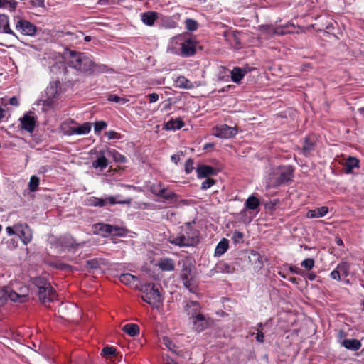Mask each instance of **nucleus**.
<instances>
[{
    "instance_id": "f257e3e1",
    "label": "nucleus",
    "mask_w": 364,
    "mask_h": 364,
    "mask_svg": "<svg viewBox=\"0 0 364 364\" xmlns=\"http://www.w3.org/2000/svg\"><path fill=\"white\" fill-rule=\"evenodd\" d=\"M168 241L180 247H194L200 242L199 232L188 223L178 233L171 235Z\"/></svg>"
},
{
    "instance_id": "f03ea898",
    "label": "nucleus",
    "mask_w": 364,
    "mask_h": 364,
    "mask_svg": "<svg viewBox=\"0 0 364 364\" xmlns=\"http://www.w3.org/2000/svg\"><path fill=\"white\" fill-rule=\"evenodd\" d=\"M66 64L80 73H90L93 70L94 61L91 56L85 53L70 50Z\"/></svg>"
},
{
    "instance_id": "7ed1b4c3",
    "label": "nucleus",
    "mask_w": 364,
    "mask_h": 364,
    "mask_svg": "<svg viewBox=\"0 0 364 364\" xmlns=\"http://www.w3.org/2000/svg\"><path fill=\"white\" fill-rule=\"evenodd\" d=\"M294 178V168L291 166H281L269 176L267 188H278L287 184Z\"/></svg>"
},
{
    "instance_id": "20e7f679",
    "label": "nucleus",
    "mask_w": 364,
    "mask_h": 364,
    "mask_svg": "<svg viewBox=\"0 0 364 364\" xmlns=\"http://www.w3.org/2000/svg\"><path fill=\"white\" fill-rule=\"evenodd\" d=\"M140 291L143 293L141 299L150 305L161 302L162 299L159 289L154 283H146L141 286Z\"/></svg>"
},
{
    "instance_id": "39448f33",
    "label": "nucleus",
    "mask_w": 364,
    "mask_h": 364,
    "mask_svg": "<svg viewBox=\"0 0 364 364\" xmlns=\"http://www.w3.org/2000/svg\"><path fill=\"white\" fill-rule=\"evenodd\" d=\"M8 299L23 302L25 300V296L17 294L9 287H0V306L4 305Z\"/></svg>"
},
{
    "instance_id": "423d86ee",
    "label": "nucleus",
    "mask_w": 364,
    "mask_h": 364,
    "mask_svg": "<svg viewBox=\"0 0 364 364\" xmlns=\"http://www.w3.org/2000/svg\"><path fill=\"white\" fill-rule=\"evenodd\" d=\"M14 228L16 231L18 232L17 235L24 245H28L32 240L33 232L26 223L15 224Z\"/></svg>"
},
{
    "instance_id": "0eeeda50",
    "label": "nucleus",
    "mask_w": 364,
    "mask_h": 364,
    "mask_svg": "<svg viewBox=\"0 0 364 364\" xmlns=\"http://www.w3.org/2000/svg\"><path fill=\"white\" fill-rule=\"evenodd\" d=\"M55 245L57 247L68 250H76L81 246V243H77L75 240L70 235L58 238L55 241Z\"/></svg>"
},
{
    "instance_id": "6e6552de",
    "label": "nucleus",
    "mask_w": 364,
    "mask_h": 364,
    "mask_svg": "<svg viewBox=\"0 0 364 364\" xmlns=\"http://www.w3.org/2000/svg\"><path fill=\"white\" fill-rule=\"evenodd\" d=\"M16 29L19 31L23 35L33 36L37 31V27L31 22L19 19L16 23Z\"/></svg>"
},
{
    "instance_id": "1a4fd4ad",
    "label": "nucleus",
    "mask_w": 364,
    "mask_h": 364,
    "mask_svg": "<svg viewBox=\"0 0 364 364\" xmlns=\"http://www.w3.org/2000/svg\"><path fill=\"white\" fill-rule=\"evenodd\" d=\"M197 41L192 38H186L181 44V55L183 57H190L195 54Z\"/></svg>"
},
{
    "instance_id": "9d476101",
    "label": "nucleus",
    "mask_w": 364,
    "mask_h": 364,
    "mask_svg": "<svg viewBox=\"0 0 364 364\" xmlns=\"http://www.w3.org/2000/svg\"><path fill=\"white\" fill-rule=\"evenodd\" d=\"M184 311L188 319L191 321L201 313V306L198 301H187L184 305Z\"/></svg>"
},
{
    "instance_id": "9b49d317",
    "label": "nucleus",
    "mask_w": 364,
    "mask_h": 364,
    "mask_svg": "<svg viewBox=\"0 0 364 364\" xmlns=\"http://www.w3.org/2000/svg\"><path fill=\"white\" fill-rule=\"evenodd\" d=\"M237 133L236 127L222 124L216 127L215 136L219 138L229 139L235 136Z\"/></svg>"
},
{
    "instance_id": "f8f14e48",
    "label": "nucleus",
    "mask_w": 364,
    "mask_h": 364,
    "mask_svg": "<svg viewBox=\"0 0 364 364\" xmlns=\"http://www.w3.org/2000/svg\"><path fill=\"white\" fill-rule=\"evenodd\" d=\"M29 114H25L22 118L20 119L21 127L30 133H32L36 127V119L34 115Z\"/></svg>"
},
{
    "instance_id": "ddd939ff",
    "label": "nucleus",
    "mask_w": 364,
    "mask_h": 364,
    "mask_svg": "<svg viewBox=\"0 0 364 364\" xmlns=\"http://www.w3.org/2000/svg\"><path fill=\"white\" fill-rule=\"evenodd\" d=\"M60 85V82L59 81H55L50 83L49 86H48L45 90L47 96V100H44L45 104L47 105H51V100L58 94Z\"/></svg>"
},
{
    "instance_id": "4468645a",
    "label": "nucleus",
    "mask_w": 364,
    "mask_h": 364,
    "mask_svg": "<svg viewBox=\"0 0 364 364\" xmlns=\"http://www.w3.org/2000/svg\"><path fill=\"white\" fill-rule=\"evenodd\" d=\"M191 323L193 328L197 332H201L208 326V321L202 313L193 318Z\"/></svg>"
},
{
    "instance_id": "2eb2a0df",
    "label": "nucleus",
    "mask_w": 364,
    "mask_h": 364,
    "mask_svg": "<svg viewBox=\"0 0 364 364\" xmlns=\"http://www.w3.org/2000/svg\"><path fill=\"white\" fill-rule=\"evenodd\" d=\"M38 295L39 300L43 304L53 301L56 296L55 291L52 286H47L45 288V291L38 290Z\"/></svg>"
},
{
    "instance_id": "dca6fc26",
    "label": "nucleus",
    "mask_w": 364,
    "mask_h": 364,
    "mask_svg": "<svg viewBox=\"0 0 364 364\" xmlns=\"http://www.w3.org/2000/svg\"><path fill=\"white\" fill-rule=\"evenodd\" d=\"M197 177L198 178H208L210 176L217 175V171L212 166L200 165L196 168Z\"/></svg>"
},
{
    "instance_id": "f3484780",
    "label": "nucleus",
    "mask_w": 364,
    "mask_h": 364,
    "mask_svg": "<svg viewBox=\"0 0 364 364\" xmlns=\"http://www.w3.org/2000/svg\"><path fill=\"white\" fill-rule=\"evenodd\" d=\"M341 346L349 350L357 351L361 348L362 344L361 342L358 339L346 338L342 341Z\"/></svg>"
},
{
    "instance_id": "a211bd4d",
    "label": "nucleus",
    "mask_w": 364,
    "mask_h": 364,
    "mask_svg": "<svg viewBox=\"0 0 364 364\" xmlns=\"http://www.w3.org/2000/svg\"><path fill=\"white\" fill-rule=\"evenodd\" d=\"M316 146V140L314 136H308L304 138V144L302 146V152L304 155L308 156L312 151L314 150Z\"/></svg>"
},
{
    "instance_id": "6ab92c4d",
    "label": "nucleus",
    "mask_w": 364,
    "mask_h": 364,
    "mask_svg": "<svg viewBox=\"0 0 364 364\" xmlns=\"http://www.w3.org/2000/svg\"><path fill=\"white\" fill-rule=\"evenodd\" d=\"M359 163L355 157L349 156L343 164L344 172L347 174L352 173L353 168L359 166Z\"/></svg>"
},
{
    "instance_id": "aec40b11",
    "label": "nucleus",
    "mask_w": 364,
    "mask_h": 364,
    "mask_svg": "<svg viewBox=\"0 0 364 364\" xmlns=\"http://www.w3.org/2000/svg\"><path fill=\"white\" fill-rule=\"evenodd\" d=\"M215 270L218 273L231 274L235 272V267L228 263L220 261L216 264Z\"/></svg>"
},
{
    "instance_id": "412c9836",
    "label": "nucleus",
    "mask_w": 364,
    "mask_h": 364,
    "mask_svg": "<svg viewBox=\"0 0 364 364\" xmlns=\"http://www.w3.org/2000/svg\"><path fill=\"white\" fill-rule=\"evenodd\" d=\"M100 156H98L96 160L92 161V166L95 169L103 171L108 166V160L105 156L103 153L100 152Z\"/></svg>"
},
{
    "instance_id": "4be33fe9",
    "label": "nucleus",
    "mask_w": 364,
    "mask_h": 364,
    "mask_svg": "<svg viewBox=\"0 0 364 364\" xmlns=\"http://www.w3.org/2000/svg\"><path fill=\"white\" fill-rule=\"evenodd\" d=\"M247 70L239 67H235L231 71V79L235 83H239L247 73Z\"/></svg>"
},
{
    "instance_id": "5701e85b",
    "label": "nucleus",
    "mask_w": 364,
    "mask_h": 364,
    "mask_svg": "<svg viewBox=\"0 0 364 364\" xmlns=\"http://www.w3.org/2000/svg\"><path fill=\"white\" fill-rule=\"evenodd\" d=\"M158 266L162 271L170 272L174 269L175 262L173 259L163 258L159 262Z\"/></svg>"
},
{
    "instance_id": "b1692460",
    "label": "nucleus",
    "mask_w": 364,
    "mask_h": 364,
    "mask_svg": "<svg viewBox=\"0 0 364 364\" xmlns=\"http://www.w3.org/2000/svg\"><path fill=\"white\" fill-rule=\"evenodd\" d=\"M328 213V208L326 206H322L315 210H309L307 212V217L309 218H321L326 215Z\"/></svg>"
},
{
    "instance_id": "393cba45",
    "label": "nucleus",
    "mask_w": 364,
    "mask_h": 364,
    "mask_svg": "<svg viewBox=\"0 0 364 364\" xmlns=\"http://www.w3.org/2000/svg\"><path fill=\"white\" fill-rule=\"evenodd\" d=\"M184 126L183 121L180 118L171 119L164 124V129L166 130H177Z\"/></svg>"
},
{
    "instance_id": "a878e982",
    "label": "nucleus",
    "mask_w": 364,
    "mask_h": 364,
    "mask_svg": "<svg viewBox=\"0 0 364 364\" xmlns=\"http://www.w3.org/2000/svg\"><path fill=\"white\" fill-rule=\"evenodd\" d=\"M158 15L156 12L148 11L142 14L141 21L147 26H153L155 21L157 19Z\"/></svg>"
},
{
    "instance_id": "bb28decb",
    "label": "nucleus",
    "mask_w": 364,
    "mask_h": 364,
    "mask_svg": "<svg viewBox=\"0 0 364 364\" xmlns=\"http://www.w3.org/2000/svg\"><path fill=\"white\" fill-rule=\"evenodd\" d=\"M176 86L182 89H192L194 87L193 82L184 76H179L176 80Z\"/></svg>"
},
{
    "instance_id": "cd10ccee",
    "label": "nucleus",
    "mask_w": 364,
    "mask_h": 364,
    "mask_svg": "<svg viewBox=\"0 0 364 364\" xmlns=\"http://www.w3.org/2000/svg\"><path fill=\"white\" fill-rule=\"evenodd\" d=\"M122 331L129 336L134 337L139 333V327L135 323H128L122 327Z\"/></svg>"
},
{
    "instance_id": "c85d7f7f",
    "label": "nucleus",
    "mask_w": 364,
    "mask_h": 364,
    "mask_svg": "<svg viewBox=\"0 0 364 364\" xmlns=\"http://www.w3.org/2000/svg\"><path fill=\"white\" fill-rule=\"evenodd\" d=\"M249 260L250 262H251L252 264L256 266L257 268H261L263 264V262L260 254L254 250H252L250 252V255L249 256Z\"/></svg>"
},
{
    "instance_id": "c756f323",
    "label": "nucleus",
    "mask_w": 364,
    "mask_h": 364,
    "mask_svg": "<svg viewBox=\"0 0 364 364\" xmlns=\"http://www.w3.org/2000/svg\"><path fill=\"white\" fill-rule=\"evenodd\" d=\"M119 280L122 283L127 284V285H131L132 284H134L135 282H138L139 279L137 277L132 275L129 273L126 274H122L119 276Z\"/></svg>"
},
{
    "instance_id": "7c9ffc66",
    "label": "nucleus",
    "mask_w": 364,
    "mask_h": 364,
    "mask_svg": "<svg viewBox=\"0 0 364 364\" xmlns=\"http://www.w3.org/2000/svg\"><path fill=\"white\" fill-rule=\"evenodd\" d=\"M228 248V240L227 239H223L217 245L215 250V255L220 256L223 255Z\"/></svg>"
},
{
    "instance_id": "2f4dec72",
    "label": "nucleus",
    "mask_w": 364,
    "mask_h": 364,
    "mask_svg": "<svg viewBox=\"0 0 364 364\" xmlns=\"http://www.w3.org/2000/svg\"><path fill=\"white\" fill-rule=\"evenodd\" d=\"M260 204L259 200L254 196H250L245 201V207L250 210H256Z\"/></svg>"
},
{
    "instance_id": "473e14b6",
    "label": "nucleus",
    "mask_w": 364,
    "mask_h": 364,
    "mask_svg": "<svg viewBox=\"0 0 364 364\" xmlns=\"http://www.w3.org/2000/svg\"><path fill=\"white\" fill-rule=\"evenodd\" d=\"M33 284L38 290H41L43 291H45V288L47 287V286H51L46 279L40 277L33 278Z\"/></svg>"
},
{
    "instance_id": "72a5a7b5",
    "label": "nucleus",
    "mask_w": 364,
    "mask_h": 364,
    "mask_svg": "<svg viewBox=\"0 0 364 364\" xmlns=\"http://www.w3.org/2000/svg\"><path fill=\"white\" fill-rule=\"evenodd\" d=\"M350 264L347 262H342L338 264L336 269L340 272L341 275L348 277L350 274Z\"/></svg>"
},
{
    "instance_id": "f704fd0d",
    "label": "nucleus",
    "mask_w": 364,
    "mask_h": 364,
    "mask_svg": "<svg viewBox=\"0 0 364 364\" xmlns=\"http://www.w3.org/2000/svg\"><path fill=\"white\" fill-rule=\"evenodd\" d=\"M92 128L90 122H85L82 125L75 127L76 134L83 135L88 134Z\"/></svg>"
},
{
    "instance_id": "c9c22d12",
    "label": "nucleus",
    "mask_w": 364,
    "mask_h": 364,
    "mask_svg": "<svg viewBox=\"0 0 364 364\" xmlns=\"http://www.w3.org/2000/svg\"><path fill=\"white\" fill-rule=\"evenodd\" d=\"M60 129L64 135L71 136L76 134L75 127H70L68 122L62 123Z\"/></svg>"
},
{
    "instance_id": "e433bc0d",
    "label": "nucleus",
    "mask_w": 364,
    "mask_h": 364,
    "mask_svg": "<svg viewBox=\"0 0 364 364\" xmlns=\"http://www.w3.org/2000/svg\"><path fill=\"white\" fill-rule=\"evenodd\" d=\"M289 27L294 28L292 24L275 26V35L284 36L291 32Z\"/></svg>"
},
{
    "instance_id": "4c0bfd02",
    "label": "nucleus",
    "mask_w": 364,
    "mask_h": 364,
    "mask_svg": "<svg viewBox=\"0 0 364 364\" xmlns=\"http://www.w3.org/2000/svg\"><path fill=\"white\" fill-rule=\"evenodd\" d=\"M113 73L114 70L111 68H109L107 65L104 64H95L94 63V67L93 70L90 71L91 73Z\"/></svg>"
},
{
    "instance_id": "58836bf2",
    "label": "nucleus",
    "mask_w": 364,
    "mask_h": 364,
    "mask_svg": "<svg viewBox=\"0 0 364 364\" xmlns=\"http://www.w3.org/2000/svg\"><path fill=\"white\" fill-rule=\"evenodd\" d=\"M127 233V230L123 228L114 226L111 225L110 228V236H124Z\"/></svg>"
},
{
    "instance_id": "ea45409f",
    "label": "nucleus",
    "mask_w": 364,
    "mask_h": 364,
    "mask_svg": "<svg viewBox=\"0 0 364 364\" xmlns=\"http://www.w3.org/2000/svg\"><path fill=\"white\" fill-rule=\"evenodd\" d=\"M161 198H163L166 200L177 202L178 199V196L173 191L166 192V189L164 188Z\"/></svg>"
},
{
    "instance_id": "a19ab883",
    "label": "nucleus",
    "mask_w": 364,
    "mask_h": 364,
    "mask_svg": "<svg viewBox=\"0 0 364 364\" xmlns=\"http://www.w3.org/2000/svg\"><path fill=\"white\" fill-rule=\"evenodd\" d=\"M40 179L36 176H32L28 183V188L31 192H34L37 190L39 186Z\"/></svg>"
},
{
    "instance_id": "79ce46f5",
    "label": "nucleus",
    "mask_w": 364,
    "mask_h": 364,
    "mask_svg": "<svg viewBox=\"0 0 364 364\" xmlns=\"http://www.w3.org/2000/svg\"><path fill=\"white\" fill-rule=\"evenodd\" d=\"M163 343L166 346V348L175 353H177V346L175 345V343L168 337L165 336L163 338Z\"/></svg>"
},
{
    "instance_id": "37998d69",
    "label": "nucleus",
    "mask_w": 364,
    "mask_h": 364,
    "mask_svg": "<svg viewBox=\"0 0 364 364\" xmlns=\"http://www.w3.org/2000/svg\"><path fill=\"white\" fill-rule=\"evenodd\" d=\"M185 25H186V29L190 31H194L197 30V28L198 27V22L196 20L192 19V18H187L185 21Z\"/></svg>"
},
{
    "instance_id": "c03bdc74",
    "label": "nucleus",
    "mask_w": 364,
    "mask_h": 364,
    "mask_svg": "<svg viewBox=\"0 0 364 364\" xmlns=\"http://www.w3.org/2000/svg\"><path fill=\"white\" fill-rule=\"evenodd\" d=\"M111 225L109 224H99V233L103 237H107L110 234Z\"/></svg>"
},
{
    "instance_id": "a18cd8bd",
    "label": "nucleus",
    "mask_w": 364,
    "mask_h": 364,
    "mask_svg": "<svg viewBox=\"0 0 364 364\" xmlns=\"http://www.w3.org/2000/svg\"><path fill=\"white\" fill-rule=\"evenodd\" d=\"M111 152L112 154L113 159L114 161L120 164H124L127 162V158L117 151L112 150Z\"/></svg>"
},
{
    "instance_id": "49530a36",
    "label": "nucleus",
    "mask_w": 364,
    "mask_h": 364,
    "mask_svg": "<svg viewBox=\"0 0 364 364\" xmlns=\"http://www.w3.org/2000/svg\"><path fill=\"white\" fill-rule=\"evenodd\" d=\"M101 355L106 358L115 355L116 349L113 346H106L102 350Z\"/></svg>"
},
{
    "instance_id": "de8ad7c7",
    "label": "nucleus",
    "mask_w": 364,
    "mask_h": 364,
    "mask_svg": "<svg viewBox=\"0 0 364 364\" xmlns=\"http://www.w3.org/2000/svg\"><path fill=\"white\" fill-rule=\"evenodd\" d=\"M107 201V204L114 205V204H129L131 203V199H127L125 200H117L115 197L109 196L105 198Z\"/></svg>"
},
{
    "instance_id": "09e8293b",
    "label": "nucleus",
    "mask_w": 364,
    "mask_h": 364,
    "mask_svg": "<svg viewBox=\"0 0 364 364\" xmlns=\"http://www.w3.org/2000/svg\"><path fill=\"white\" fill-rule=\"evenodd\" d=\"M107 100L121 104H125L129 101L128 99L120 97L116 95H109L107 97Z\"/></svg>"
},
{
    "instance_id": "8fccbe9b",
    "label": "nucleus",
    "mask_w": 364,
    "mask_h": 364,
    "mask_svg": "<svg viewBox=\"0 0 364 364\" xmlns=\"http://www.w3.org/2000/svg\"><path fill=\"white\" fill-rule=\"evenodd\" d=\"M4 8H8L10 11H14L18 6V2L15 0H3Z\"/></svg>"
},
{
    "instance_id": "3c124183",
    "label": "nucleus",
    "mask_w": 364,
    "mask_h": 364,
    "mask_svg": "<svg viewBox=\"0 0 364 364\" xmlns=\"http://www.w3.org/2000/svg\"><path fill=\"white\" fill-rule=\"evenodd\" d=\"M91 204L94 206L103 207L107 205V201L105 198L93 197L92 199H91Z\"/></svg>"
},
{
    "instance_id": "603ef678",
    "label": "nucleus",
    "mask_w": 364,
    "mask_h": 364,
    "mask_svg": "<svg viewBox=\"0 0 364 364\" xmlns=\"http://www.w3.org/2000/svg\"><path fill=\"white\" fill-rule=\"evenodd\" d=\"M314 259L312 258H307L303 260L301 263V266L306 269H311L314 267Z\"/></svg>"
},
{
    "instance_id": "864d4df0",
    "label": "nucleus",
    "mask_w": 364,
    "mask_h": 364,
    "mask_svg": "<svg viewBox=\"0 0 364 364\" xmlns=\"http://www.w3.org/2000/svg\"><path fill=\"white\" fill-rule=\"evenodd\" d=\"M86 267L90 269H100V264L97 259L86 261Z\"/></svg>"
},
{
    "instance_id": "5fc2aeb1",
    "label": "nucleus",
    "mask_w": 364,
    "mask_h": 364,
    "mask_svg": "<svg viewBox=\"0 0 364 364\" xmlns=\"http://www.w3.org/2000/svg\"><path fill=\"white\" fill-rule=\"evenodd\" d=\"M243 237H244V234L242 232H240L238 230H235L232 233V240L235 243H240V242H242Z\"/></svg>"
},
{
    "instance_id": "6e6d98bb",
    "label": "nucleus",
    "mask_w": 364,
    "mask_h": 364,
    "mask_svg": "<svg viewBox=\"0 0 364 364\" xmlns=\"http://www.w3.org/2000/svg\"><path fill=\"white\" fill-rule=\"evenodd\" d=\"M191 272V269L188 267H184L182 269L181 274V278L183 282H185L186 283H188V279H191L189 277Z\"/></svg>"
},
{
    "instance_id": "4d7b16f0",
    "label": "nucleus",
    "mask_w": 364,
    "mask_h": 364,
    "mask_svg": "<svg viewBox=\"0 0 364 364\" xmlns=\"http://www.w3.org/2000/svg\"><path fill=\"white\" fill-rule=\"evenodd\" d=\"M215 183V180L207 178L201 184V189L205 191L210 188Z\"/></svg>"
},
{
    "instance_id": "13d9d810",
    "label": "nucleus",
    "mask_w": 364,
    "mask_h": 364,
    "mask_svg": "<svg viewBox=\"0 0 364 364\" xmlns=\"http://www.w3.org/2000/svg\"><path fill=\"white\" fill-rule=\"evenodd\" d=\"M107 126V124L105 121H97L94 124L95 132L97 133L104 129Z\"/></svg>"
},
{
    "instance_id": "bf43d9fd",
    "label": "nucleus",
    "mask_w": 364,
    "mask_h": 364,
    "mask_svg": "<svg viewBox=\"0 0 364 364\" xmlns=\"http://www.w3.org/2000/svg\"><path fill=\"white\" fill-rule=\"evenodd\" d=\"M193 160L188 159L185 163V172L186 174L191 173L193 170Z\"/></svg>"
},
{
    "instance_id": "052dcab7",
    "label": "nucleus",
    "mask_w": 364,
    "mask_h": 364,
    "mask_svg": "<svg viewBox=\"0 0 364 364\" xmlns=\"http://www.w3.org/2000/svg\"><path fill=\"white\" fill-rule=\"evenodd\" d=\"M105 134L109 139H119L121 138V134L113 130L106 132Z\"/></svg>"
},
{
    "instance_id": "680f3d73",
    "label": "nucleus",
    "mask_w": 364,
    "mask_h": 364,
    "mask_svg": "<svg viewBox=\"0 0 364 364\" xmlns=\"http://www.w3.org/2000/svg\"><path fill=\"white\" fill-rule=\"evenodd\" d=\"M159 186H160V185H159V186H155V185L152 186L151 187V193L153 194H154V195H156L157 196L161 197L162 196V193L164 192V188H161Z\"/></svg>"
},
{
    "instance_id": "e2e57ef3",
    "label": "nucleus",
    "mask_w": 364,
    "mask_h": 364,
    "mask_svg": "<svg viewBox=\"0 0 364 364\" xmlns=\"http://www.w3.org/2000/svg\"><path fill=\"white\" fill-rule=\"evenodd\" d=\"M279 200L274 199L272 200H269L265 203V208L269 210H274L275 209V206L278 204Z\"/></svg>"
},
{
    "instance_id": "0e129e2a",
    "label": "nucleus",
    "mask_w": 364,
    "mask_h": 364,
    "mask_svg": "<svg viewBox=\"0 0 364 364\" xmlns=\"http://www.w3.org/2000/svg\"><path fill=\"white\" fill-rule=\"evenodd\" d=\"M1 27L3 28V32L4 33L11 34V35H13L14 36H16L15 33L10 28L9 21H6V23L2 25Z\"/></svg>"
},
{
    "instance_id": "69168bd1",
    "label": "nucleus",
    "mask_w": 364,
    "mask_h": 364,
    "mask_svg": "<svg viewBox=\"0 0 364 364\" xmlns=\"http://www.w3.org/2000/svg\"><path fill=\"white\" fill-rule=\"evenodd\" d=\"M289 270L292 272V273H294L296 274H298V275H301V276H304V274H303V271L300 269H299L298 267H296L294 266H290L289 267Z\"/></svg>"
},
{
    "instance_id": "338daca9",
    "label": "nucleus",
    "mask_w": 364,
    "mask_h": 364,
    "mask_svg": "<svg viewBox=\"0 0 364 364\" xmlns=\"http://www.w3.org/2000/svg\"><path fill=\"white\" fill-rule=\"evenodd\" d=\"M147 97L149 99V102L150 103H154L158 101L159 100V95L156 93H151L147 95Z\"/></svg>"
},
{
    "instance_id": "774afa93",
    "label": "nucleus",
    "mask_w": 364,
    "mask_h": 364,
    "mask_svg": "<svg viewBox=\"0 0 364 364\" xmlns=\"http://www.w3.org/2000/svg\"><path fill=\"white\" fill-rule=\"evenodd\" d=\"M264 31L269 35L275 36V26H266L264 27Z\"/></svg>"
}]
</instances>
